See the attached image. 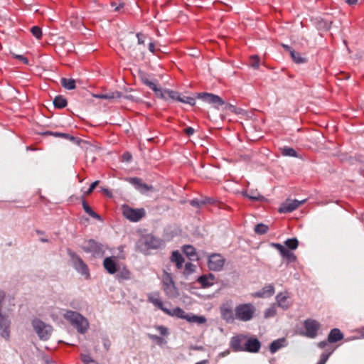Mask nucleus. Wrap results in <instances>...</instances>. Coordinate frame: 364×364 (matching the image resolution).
<instances>
[{
    "label": "nucleus",
    "instance_id": "nucleus-1",
    "mask_svg": "<svg viewBox=\"0 0 364 364\" xmlns=\"http://www.w3.org/2000/svg\"><path fill=\"white\" fill-rule=\"evenodd\" d=\"M148 302L152 304L156 308L161 310L164 314L172 317H177L182 319H186L188 314L180 307H176L171 310L165 306V304L161 301L159 292L148 294Z\"/></svg>",
    "mask_w": 364,
    "mask_h": 364
},
{
    "label": "nucleus",
    "instance_id": "nucleus-2",
    "mask_svg": "<svg viewBox=\"0 0 364 364\" xmlns=\"http://www.w3.org/2000/svg\"><path fill=\"white\" fill-rule=\"evenodd\" d=\"M64 317L68 320L73 326H75L77 331L80 333H84L89 327L87 320L79 313L73 311H68Z\"/></svg>",
    "mask_w": 364,
    "mask_h": 364
},
{
    "label": "nucleus",
    "instance_id": "nucleus-3",
    "mask_svg": "<svg viewBox=\"0 0 364 364\" xmlns=\"http://www.w3.org/2000/svg\"><path fill=\"white\" fill-rule=\"evenodd\" d=\"M256 309L251 303L240 304L235 308V315L237 320L240 321H249L255 314Z\"/></svg>",
    "mask_w": 364,
    "mask_h": 364
},
{
    "label": "nucleus",
    "instance_id": "nucleus-4",
    "mask_svg": "<svg viewBox=\"0 0 364 364\" xmlns=\"http://www.w3.org/2000/svg\"><path fill=\"white\" fill-rule=\"evenodd\" d=\"M33 327L41 340H48L52 332V326L47 325L39 319H34L32 322Z\"/></svg>",
    "mask_w": 364,
    "mask_h": 364
},
{
    "label": "nucleus",
    "instance_id": "nucleus-5",
    "mask_svg": "<svg viewBox=\"0 0 364 364\" xmlns=\"http://www.w3.org/2000/svg\"><path fill=\"white\" fill-rule=\"evenodd\" d=\"M162 289L168 296H174L176 294V287L171 274L164 271L162 275Z\"/></svg>",
    "mask_w": 364,
    "mask_h": 364
},
{
    "label": "nucleus",
    "instance_id": "nucleus-6",
    "mask_svg": "<svg viewBox=\"0 0 364 364\" xmlns=\"http://www.w3.org/2000/svg\"><path fill=\"white\" fill-rule=\"evenodd\" d=\"M146 215L144 208H132L128 205L123 206V215L129 221L138 222Z\"/></svg>",
    "mask_w": 364,
    "mask_h": 364
},
{
    "label": "nucleus",
    "instance_id": "nucleus-7",
    "mask_svg": "<svg viewBox=\"0 0 364 364\" xmlns=\"http://www.w3.org/2000/svg\"><path fill=\"white\" fill-rule=\"evenodd\" d=\"M305 332L303 333L305 336L314 338L318 335V331L321 328L319 322L314 319L308 318L304 321Z\"/></svg>",
    "mask_w": 364,
    "mask_h": 364
},
{
    "label": "nucleus",
    "instance_id": "nucleus-8",
    "mask_svg": "<svg viewBox=\"0 0 364 364\" xmlns=\"http://www.w3.org/2000/svg\"><path fill=\"white\" fill-rule=\"evenodd\" d=\"M225 262V259L220 254L213 253L208 257V267L212 271L219 272L223 269Z\"/></svg>",
    "mask_w": 364,
    "mask_h": 364
},
{
    "label": "nucleus",
    "instance_id": "nucleus-9",
    "mask_svg": "<svg viewBox=\"0 0 364 364\" xmlns=\"http://www.w3.org/2000/svg\"><path fill=\"white\" fill-rule=\"evenodd\" d=\"M69 255L71 257V260L75 269L81 274L88 277L90 276V273L87 265L75 253L70 252Z\"/></svg>",
    "mask_w": 364,
    "mask_h": 364
},
{
    "label": "nucleus",
    "instance_id": "nucleus-10",
    "mask_svg": "<svg viewBox=\"0 0 364 364\" xmlns=\"http://www.w3.org/2000/svg\"><path fill=\"white\" fill-rule=\"evenodd\" d=\"M127 181L133 185L141 193L145 194L149 191H153L154 187L143 182L142 179L137 177L127 178Z\"/></svg>",
    "mask_w": 364,
    "mask_h": 364
},
{
    "label": "nucleus",
    "instance_id": "nucleus-11",
    "mask_svg": "<svg viewBox=\"0 0 364 364\" xmlns=\"http://www.w3.org/2000/svg\"><path fill=\"white\" fill-rule=\"evenodd\" d=\"M272 246L279 252L281 256L287 260V263L294 262L296 260V255L282 245L279 243H272Z\"/></svg>",
    "mask_w": 364,
    "mask_h": 364
},
{
    "label": "nucleus",
    "instance_id": "nucleus-12",
    "mask_svg": "<svg viewBox=\"0 0 364 364\" xmlns=\"http://www.w3.org/2000/svg\"><path fill=\"white\" fill-rule=\"evenodd\" d=\"M261 348V343L254 337L247 338L245 340L244 351L250 353H257Z\"/></svg>",
    "mask_w": 364,
    "mask_h": 364
},
{
    "label": "nucleus",
    "instance_id": "nucleus-13",
    "mask_svg": "<svg viewBox=\"0 0 364 364\" xmlns=\"http://www.w3.org/2000/svg\"><path fill=\"white\" fill-rule=\"evenodd\" d=\"M247 336L240 334L233 336L230 340V347L234 351H244Z\"/></svg>",
    "mask_w": 364,
    "mask_h": 364
},
{
    "label": "nucleus",
    "instance_id": "nucleus-14",
    "mask_svg": "<svg viewBox=\"0 0 364 364\" xmlns=\"http://www.w3.org/2000/svg\"><path fill=\"white\" fill-rule=\"evenodd\" d=\"M119 264L117 262L116 257H107L103 261V267L110 274H114L117 272Z\"/></svg>",
    "mask_w": 364,
    "mask_h": 364
},
{
    "label": "nucleus",
    "instance_id": "nucleus-15",
    "mask_svg": "<svg viewBox=\"0 0 364 364\" xmlns=\"http://www.w3.org/2000/svg\"><path fill=\"white\" fill-rule=\"evenodd\" d=\"M305 200L299 201L297 200H287L282 204L279 208V213H291L296 210L300 205H301Z\"/></svg>",
    "mask_w": 364,
    "mask_h": 364
},
{
    "label": "nucleus",
    "instance_id": "nucleus-16",
    "mask_svg": "<svg viewBox=\"0 0 364 364\" xmlns=\"http://www.w3.org/2000/svg\"><path fill=\"white\" fill-rule=\"evenodd\" d=\"M10 321L0 313L1 336L6 340L10 337Z\"/></svg>",
    "mask_w": 364,
    "mask_h": 364
},
{
    "label": "nucleus",
    "instance_id": "nucleus-17",
    "mask_svg": "<svg viewBox=\"0 0 364 364\" xmlns=\"http://www.w3.org/2000/svg\"><path fill=\"white\" fill-rule=\"evenodd\" d=\"M85 250L88 252H92L95 255H100L104 253L102 245L94 240L87 241Z\"/></svg>",
    "mask_w": 364,
    "mask_h": 364
},
{
    "label": "nucleus",
    "instance_id": "nucleus-18",
    "mask_svg": "<svg viewBox=\"0 0 364 364\" xmlns=\"http://www.w3.org/2000/svg\"><path fill=\"white\" fill-rule=\"evenodd\" d=\"M203 99L205 102L213 105L216 108H218L225 103L221 97L210 93H204Z\"/></svg>",
    "mask_w": 364,
    "mask_h": 364
},
{
    "label": "nucleus",
    "instance_id": "nucleus-19",
    "mask_svg": "<svg viewBox=\"0 0 364 364\" xmlns=\"http://www.w3.org/2000/svg\"><path fill=\"white\" fill-rule=\"evenodd\" d=\"M140 77L142 83L149 87L156 94H161V90L158 87L156 82L150 80L148 75H146V73H142Z\"/></svg>",
    "mask_w": 364,
    "mask_h": 364
},
{
    "label": "nucleus",
    "instance_id": "nucleus-20",
    "mask_svg": "<svg viewBox=\"0 0 364 364\" xmlns=\"http://www.w3.org/2000/svg\"><path fill=\"white\" fill-rule=\"evenodd\" d=\"M116 273V278L119 281L128 280L131 278V272L124 265L118 266L117 272Z\"/></svg>",
    "mask_w": 364,
    "mask_h": 364
},
{
    "label": "nucleus",
    "instance_id": "nucleus-21",
    "mask_svg": "<svg viewBox=\"0 0 364 364\" xmlns=\"http://www.w3.org/2000/svg\"><path fill=\"white\" fill-rule=\"evenodd\" d=\"M274 294V287L272 284H269L263 287L260 291L253 294L255 297H269Z\"/></svg>",
    "mask_w": 364,
    "mask_h": 364
},
{
    "label": "nucleus",
    "instance_id": "nucleus-22",
    "mask_svg": "<svg viewBox=\"0 0 364 364\" xmlns=\"http://www.w3.org/2000/svg\"><path fill=\"white\" fill-rule=\"evenodd\" d=\"M215 277L212 274H205L199 277L197 282L201 285L202 287H209L214 284Z\"/></svg>",
    "mask_w": 364,
    "mask_h": 364
},
{
    "label": "nucleus",
    "instance_id": "nucleus-23",
    "mask_svg": "<svg viewBox=\"0 0 364 364\" xmlns=\"http://www.w3.org/2000/svg\"><path fill=\"white\" fill-rule=\"evenodd\" d=\"M221 316L228 323H232L235 319V310L230 308L224 307L221 309Z\"/></svg>",
    "mask_w": 364,
    "mask_h": 364
},
{
    "label": "nucleus",
    "instance_id": "nucleus-24",
    "mask_svg": "<svg viewBox=\"0 0 364 364\" xmlns=\"http://www.w3.org/2000/svg\"><path fill=\"white\" fill-rule=\"evenodd\" d=\"M343 338V334L338 328H333L328 336V341L331 343L338 342Z\"/></svg>",
    "mask_w": 364,
    "mask_h": 364
},
{
    "label": "nucleus",
    "instance_id": "nucleus-25",
    "mask_svg": "<svg viewBox=\"0 0 364 364\" xmlns=\"http://www.w3.org/2000/svg\"><path fill=\"white\" fill-rule=\"evenodd\" d=\"M171 262L175 263L177 269H180L182 268L184 263V258L178 251H173L170 257Z\"/></svg>",
    "mask_w": 364,
    "mask_h": 364
},
{
    "label": "nucleus",
    "instance_id": "nucleus-26",
    "mask_svg": "<svg viewBox=\"0 0 364 364\" xmlns=\"http://www.w3.org/2000/svg\"><path fill=\"white\" fill-rule=\"evenodd\" d=\"M146 246L151 249H157L161 245V241L153 236H147L145 237L144 242Z\"/></svg>",
    "mask_w": 364,
    "mask_h": 364
},
{
    "label": "nucleus",
    "instance_id": "nucleus-27",
    "mask_svg": "<svg viewBox=\"0 0 364 364\" xmlns=\"http://www.w3.org/2000/svg\"><path fill=\"white\" fill-rule=\"evenodd\" d=\"M288 295L286 293H279L277 295L276 299L278 306L283 309H287L289 307V304L287 301Z\"/></svg>",
    "mask_w": 364,
    "mask_h": 364
},
{
    "label": "nucleus",
    "instance_id": "nucleus-28",
    "mask_svg": "<svg viewBox=\"0 0 364 364\" xmlns=\"http://www.w3.org/2000/svg\"><path fill=\"white\" fill-rule=\"evenodd\" d=\"M287 341L284 338L274 341L269 346V350L272 353H276L281 348L286 346Z\"/></svg>",
    "mask_w": 364,
    "mask_h": 364
},
{
    "label": "nucleus",
    "instance_id": "nucleus-29",
    "mask_svg": "<svg viewBox=\"0 0 364 364\" xmlns=\"http://www.w3.org/2000/svg\"><path fill=\"white\" fill-rule=\"evenodd\" d=\"M184 254L191 259L195 260L198 259L196 249L192 245H184L183 247Z\"/></svg>",
    "mask_w": 364,
    "mask_h": 364
},
{
    "label": "nucleus",
    "instance_id": "nucleus-30",
    "mask_svg": "<svg viewBox=\"0 0 364 364\" xmlns=\"http://www.w3.org/2000/svg\"><path fill=\"white\" fill-rule=\"evenodd\" d=\"M190 323H196L198 324H203L206 322V318L203 316H196L193 314H188L186 319Z\"/></svg>",
    "mask_w": 364,
    "mask_h": 364
},
{
    "label": "nucleus",
    "instance_id": "nucleus-31",
    "mask_svg": "<svg viewBox=\"0 0 364 364\" xmlns=\"http://www.w3.org/2000/svg\"><path fill=\"white\" fill-rule=\"evenodd\" d=\"M53 105L55 107L62 109L66 107L67 100L64 97L58 95L54 98Z\"/></svg>",
    "mask_w": 364,
    "mask_h": 364
},
{
    "label": "nucleus",
    "instance_id": "nucleus-32",
    "mask_svg": "<svg viewBox=\"0 0 364 364\" xmlns=\"http://www.w3.org/2000/svg\"><path fill=\"white\" fill-rule=\"evenodd\" d=\"M82 208L86 213H87L90 216H91L93 218L100 220V216L97 214L95 212L92 210L91 207L89 205V204L85 201H82Z\"/></svg>",
    "mask_w": 364,
    "mask_h": 364
},
{
    "label": "nucleus",
    "instance_id": "nucleus-33",
    "mask_svg": "<svg viewBox=\"0 0 364 364\" xmlns=\"http://www.w3.org/2000/svg\"><path fill=\"white\" fill-rule=\"evenodd\" d=\"M61 85L67 90H73L75 88V81L73 79L63 77L61 79Z\"/></svg>",
    "mask_w": 364,
    "mask_h": 364
},
{
    "label": "nucleus",
    "instance_id": "nucleus-34",
    "mask_svg": "<svg viewBox=\"0 0 364 364\" xmlns=\"http://www.w3.org/2000/svg\"><path fill=\"white\" fill-rule=\"evenodd\" d=\"M281 152L285 156L297 157L296 151L291 147L284 146L281 149Z\"/></svg>",
    "mask_w": 364,
    "mask_h": 364
},
{
    "label": "nucleus",
    "instance_id": "nucleus-35",
    "mask_svg": "<svg viewBox=\"0 0 364 364\" xmlns=\"http://www.w3.org/2000/svg\"><path fill=\"white\" fill-rule=\"evenodd\" d=\"M122 94L119 92H114L112 93L102 94V95H97L95 97L100 99H114V98H120Z\"/></svg>",
    "mask_w": 364,
    "mask_h": 364
},
{
    "label": "nucleus",
    "instance_id": "nucleus-36",
    "mask_svg": "<svg viewBox=\"0 0 364 364\" xmlns=\"http://www.w3.org/2000/svg\"><path fill=\"white\" fill-rule=\"evenodd\" d=\"M285 245L288 247V249L294 250L299 246V241L296 238L287 239L284 242Z\"/></svg>",
    "mask_w": 364,
    "mask_h": 364
},
{
    "label": "nucleus",
    "instance_id": "nucleus-37",
    "mask_svg": "<svg viewBox=\"0 0 364 364\" xmlns=\"http://www.w3.org/2000/svg\"><path fill=\"white\" fill-rule=\"evenodd\" d=\"M290 55L296 63H303L306 62L305 58H302L300 55V53H296L295 50H291Z\"/></svg>",
    "mask_w": 364,
    "mask_h": 364
},
{
    "label": "nucleus",
    "instance_id": "nucleus-38",
    "mask_svg": "<svg viewBox=\"0 0 364 364\" xmlns=\"http://www.w3.org/2000/svg\"><path fill=\"white\" fill-rule=\"evenodd\" d=\"M328 351L327 353H323L321 355L320 360L316 364H325L326 361L328 360L329 356L333 353L334 349L330 348L328 350Z\"/></svg>",
    "mask_w": 364,
    "mask_h": 364
},
{
    "label": "nucleus",
    "instance_id": "nucleus-39",
    "mask_svg": "<svg viewBox=\"0 0 364 364\" xmlns=\"http://www.w3.org/2000/svg\"><path fill=\"white\" fill-rule=\"evenodd\" d=\"M268 230V226L263 223L257 224L255 228V232L259 235L265 234Z\"/></svg>",
    "mask_w": 364,
    "mask_h": 364
},
{
    "label": "nucleus",
    "instance_id": "nucleus-40",
    "mask_svg": "<svg viewBox=\"0 0 364 364\" xmlns=\"http://www.w3.org/2000/svg\"><path fill=\"white\" fill-rule=\"evenodd\" d=\"M47 134L54 136L64 138V139H68L70 141H73L75 139V137L70 135L69 134L60 133V132H47Z\"/></svg>",
    "mask_w": 364,
    "mask_h": 364
},
{
    "label": "nucleus",
    "instance_id": "nucleus-41",
    "mask_svg": "<svg viewBox=\"0 0 364 364\" xmlns=\"http://www.w3.org/2000/svg\"><path fill=\"white\" fill-rule=\"evenodd\" d=\"M250 64L255 69H258L259 67V58L257 55H252L250 59Z\"/></svg>",
    "mask_w": 364,
    "mask_h": 364
},
{
    "label": "nucleus",
    "instance_id": "nucleus-42",
    "mask_svg": "<svg viewBox=\"0 0 364 364\" xmlns=\"http://www.w3.org/2000/svg\"><path fill=\"white\" fill-rule=\"evenodd\" d=\"M196 266L191 262H187L185 264L183 274L186 275H189L194 272Z\"/></svg>",
    "mask_w": 364,
    "mask_h": 364
},
{
    "label": "nucleus",
    "instance_id": "nucleus-43",
    "mask_svg": "<svg viewBox=\"0 0 364 364\" xmlns=\"http://www.w3.org/2000/svg\"><path fill=\"white\" fill-rule=\"evenodd\" d=\"M31 32L37 39H40L42 36V30L39 26H33L31 28Z\"/></svg>",
    "mask_w": 364,
    "mask_h": 364
},
{
    "label": "nucleus",
    "instance_id": "nucleus-44",
    "mask_svg": "<svg viewBox=\"0 0 364 364\" xmlns=\"http://www.w3.org/2000/svg\"><path fill=\"white\" fill-rule=\"evenodd\" d=\"M165 93L169 98L173 100L179 101L181 96L178 92L173 90H166Z\"/></svg>",
    "mask_w": 364,
    "mask_h": 364
},
{
    "label": "nucleus",
    "instance_id": "nucleus-45",
    "mask_svg": "<svg viewBox=\"0 0 364 364\" xmlns=\"http://www.w3.org/2000/svg\"><path fill=\"white\" fill-rule=\"evenodd\" d=\"M178 102L188 104L191 105H194L196 103V100L193 97H188V96L180 97Z\"/></svg>",
    "mask_w": 364,
    "mask_h": 364
},
{
    "label": "nucleus",
    "instance_id": "nucleus-46",
    "mask_svg": "<svg viewBox=\"0 0 364 364\" xmlns=\"http://www.w3.org/2000/svg\"><path fill=\"white\" fill-rule=\"evenodd\" d=\"M81 359L85 364H99L97 362L94 360L89 355H81Z\"/></svg>",
    "mask_w": 364,
    "mask_h": 364
},
{
    "label": "nucleus",
    "instance_id": "nucleus-47",
    "mask_svg": "<svg viewBox=\"0 0 364 364\" xmlns=\"http://www.w3.org/2000/svg\"><path fill=\"white\" fill-rule=\"evenodd\" d=\"M276 314H277V311H276L275 308L271 307V308L266 309V311H264V317L265 318L272 317V316H274L276 315Z\"/></svg>",
    "mask_w": 364,
    "mask_h": 364
},
{
    "label": "nucleus",
    "instance_id": "nucleus-48",
    "mask_svg": "<svg viewBox=\"0 0 364 364\" xmlns=\"http://www.w3.org/2000/svg\"><path fill=\"white\" fill-rule=\"evenodd\" d=\"M329 342L327 341H321L318 343V346L320 348H326V351L325 353H327L328 350V349L330 348H333L332 346H329ZM333 349L335 350V348H333Z\"/></svg>",
    "mask_w": 364,
    "mask_h": 364
},
{
    "label": "nucleus",
    "instance_id": "nucleus-49",
    "mask_svg": "<svg viewBox=\"0 0 364 364\" xmlns=\"http://www.w3.org/2000/svg\"><path fill=\"white\" fill-rule=\"evenodd\" d=\"M100 181H95L91 183L88 190L85 193V195H90L94 191V189L99 185Z\"/></svg>",
    "mask_w": 364,
    "mask_h": 364
},
{
    "label": "nucleus",
    "instance_id": "nucleus-50",
    "mask_svg": "<svg viewBox=\"0 0 364 364\" xmlns=\"http://www.w3.org/2000/svg\"><path fill=\"white\" fill-rule=\"evenodd\" d=\"M156 328L162 336H166L168 333V328L164 326H158Z\"/></svg>",
    "mask_w": 364,
    "mask_h": 364
},
{
    "label": "nucleus",
    "instance_id": "nucleus-51",
    "mask_svg": "<svg viewBox=\"0 0 364 364\" xmlns=\"http://www.w3.org/2000/svg\"><path fill=\"white\" fill-rule=\"evenodd\" d=\"M138 43L139 44H144L145 43V36L144 34H141L140 33H138L136 34Z\"/></svg>",
    "mask_w": 364,
    "mask_h": 364
},
{
    "label": "nucleus",
    "instance_id": "nucleus-52",
    "mask_svg": "<svg viewBox=\"0 0 364 364\" xmlns=\"http://www.w3.org/2000/svg\"><path fill=\"white\" fill-rule=\"evenodd\" d=\"M15 58L23 62L24 64L27 65L28 64V60L27 58H26L23 55H16Z\"/></svg>",
    "mask_w": 364,
    "mask_h": 364
},
{
    "label": "nucleus",
    "instance_id": "nucleus-53",
    "mask_svg": "<svg viewBox=\"0 0 364 364\" xmlns=\"http://www.w3.org/2000/svg\"><path fill=\"white\" fill-rule=\"evenodd\" d=\"M184 133L187 135V136H191L192 134H193L194 133V129L193 128L191 127H188L184 129L183 130Z\"/></svg>",
    "mask_w": 364,
    "mask_h": 364
},
{
    "label": "nucleus",
    "instance_id": "nucleus-54",
    "mask_svg": "<svg viewBox=\"0 0 364 364\" xmlns=\"http://www.w3.org/2000/svg\"><path fill=\"white\" fill-rule=\"evenodd\" d=\"M101 191L107 197H109V198L112 197V193L110 190L105 188H101Z\"/></svg>",
    "mask_w": 364,
    "mask_h": 364
},
{
    "label": "nucleus",
    "instance_id": "nucleus-55",
    "mask_svg": "<svg viewBox=\"0 0 364 364\" xmlns=\"http://www.w3.org/2000/svg\"><path fill=\"white\" fill-rule=\"evenodd\" d=\"M122 159L124 161H129L132 159V154L129 152H125L122 155Z\"/></svg>",
    "mask_w": 364,
    "mask_h": 364
},
{
    "label": "nucleus",
    "instance_id": "nucleus-56",
    "mask_svg": "<svg viewBox=\"0 0 364 364\" xmlns=\"http://www.w3.org/2000/svg\"><path fill=\"white\" fill-rule=\"evenodd\" d=\"M347 4L352 6L358 3V0H343Z\"/></svg>",
    "mask_w": 364,
    "mask_h": 364
},
{
    "label": "nucleus",
    "instance_id": "nucleus-57",
    "mask_svg": "<svg viewBox=\"0 0 364 364\" xmlns=\"http://www.w3.org/2000/svg\"><path fill=\"white\" fill-rule=\"evenodd\" d=\"M149 50L151 53H154V52H155V45H154V43L153 42H151V43L149 44Z\"/></svg>",
    "mask_w": 364,
    "mask_h": 364
},
{
    "label": "nucleus",
    "instance_id": "nucleus-58",
    "mask_svg": "<svg viewBox=\"0 0 364 364\" xmlns=\"http://www.w3.org/2000/svg\"><path fill=\"white\" fill-rule=\"evenodd\" d=\"M149 337L154 341H161L162 338L156 335H150Z\"/></svg>",
    "mask_w": 364,
    "mask_h": 364
},
{
    "label": "nucleus",
    "instance_id": "nucleus-59",
    "mask_svg": "<svg viewBox=\"0 0 364 364\" xmlns=\"http://www.w3.org/2000/svg\"><path fill=\"white\" fill-rule=\"evenodd\" d=\"M282 47L287 51L289 52V53H291V50H294L290 46H289L288 45H285V44H282Z\"/></svg>",
    "mask_w": 364,
    "mask_h": 364
},
{
    "label": "nucleus",
    "instance_id": "nucleus-60",
    "mask_svg": "<svg viewBox=\"0 0 364 364\" xmlns=\"http://www.w3.org/2000/svg\"><path fill=\"white\" fill-rule=\"evenodd\" d=\"M207 363H208V360H203L196 363V364H207Z\"/></svg>",
    "mask_w": 364,
    "mask_h": 364
},
{
    "label": "nucleus",
    "instance_id": "nucleus-61",
    "mask_svg": "<svg viewBox=\"0 0 364 364\" xmlns=\"http://www.w3.org/2000/svg\"><path fill=\"white\" fill-rule=\"evenodd\" d=\"M46 364H56L55 362H53V360H46Z\"/></svg>",
    "mask_w": 364,
    "mask_h": 364
},
{
    "label": "nucleus",
    "instance_id": "nucleus-62",
    "mask_svg": "<svg viewBox=\"0 0 364 364\" xmlns=\"http://www.w3.org/2000/svg\"><path fill=\"white\" fill-rule=\"evenodd\" d=\"M109 346H110L109 343H105V347L106 348L107 350L109 349Z\"/></svg>",
    "mask_w": 364,
    "mask_h": 364
},
{
    "label": "nucleus",
    "instance_id": "nucleus-63",
    "mask_svg": "<svg viewBox=\"0 0 364 364\" xmlns=\"http://www.w3.org/2000/svg\"><path fill=\"white\" fill-rule=\"evenodd\" d=\"M41 241L43 242H48V240L46 239V238H41Z\"/></svg>",
    "mask_w": 364,
    "mask_h": 364
},
{
    "label": "nucleus",
    "instance_id": "nucleus-64",
    "mask_svg": "<svg viewBox=\"0 0 364 364\" xmlns=\"http://www.w3.org/2000/svg\"><path fill=\"white\" fill-rule=\"evenodd\" d=\"M123 6H124L123 4H120V5H119V6H117V7L115 8V10H116V11H118V10L119 9V8L123 7Z\"/></svg>",
    "mask_w": 364,
    "mask_h": 364
}]
</instances>
